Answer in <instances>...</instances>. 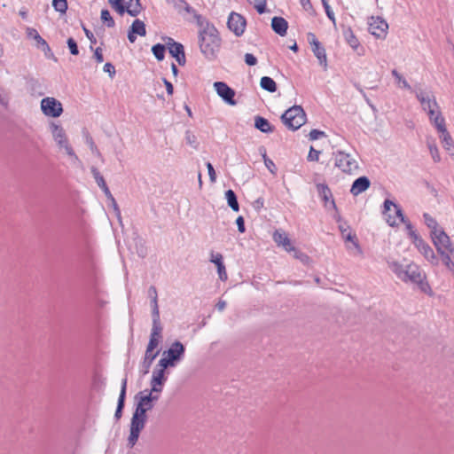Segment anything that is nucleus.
<instances>
[{"mask_svg":"<svg viewBox=\"0 0 454 454\" xmlns=\"http://www.w3.org/2000/svg\"><path fill=\"white\" fill-rule=\"evenodd\" d=\"M271 27L276 34L284 36L286 35L288 23L284 18L275 16L271 20Z\"/></svg>","mask_w":454,"mask_h":454,"instance_id":"5701e85b","label":"nucleus"},{"mask_svg":"<svg viewBox=\"0 0 454 454\" xmlns=\"http://www.w3.org/2000/svg\"><path fill=\"white\" fill-rule=\"evenodd\" d=\"M85 143L89 145L91 152H98V147L95 145L92 137L88 132L85 134Z\"/></svg>","mask_w":454,"mask_h":454,"instance_id":"680f3d73","label":"nucleus"},{"mask_svg":"<svg viewBox=\"0 0 454 454\" xmlns=\"http://www.w3.org/2000/svg\"><path fill=\"white\" fill-rule=\"evenodd\" d=\"M370 185L371 181L367 176H360L353 182L350 188V193L353 196H357L360 193L365 192L370 187Z\"/></svg>","mask_w":454,"mask_h":454,"instance_id":"a211bd4d","label":"nucleus"},{"mask_svg":"<svg viewBox=\"0 0 454 454\" xmlns=\"http://www.w3.org/2000/svg\"><path fill=\"white\" fill-rule=\"evenodd\" d=\"M136 407L135 411L139 413L147 414L148 411H151L154 406V402L158 401V395H152V391H148V389H145L143 391L138 392L135 395Z\"/></svg>","mask_w":454,"mask_h":454,"instance_id":"39448f33","label":"nucleus"},{"mask_svg":"<svg viewBox=\"0 0 454 454\" xmlns=\"http://www.w3.org/2000/svg\"><path fill=\"white\" fill-rule=\"evenodd\" d=\"M423 217L426 225L431 230V231H439L441 229L436 220L434 217H432L428 213H424Z\"/></svg>","mask_w":454,"mask_h":454,"instance_id":"ea45409f","label":"nucleus"},{"mask_svg":"<svg viewBox=\"0 0 454 454\" xmlns=\"http://www.w3.org/2000/svg\"><path fill=\"white\" fill-rule=\"evenodd\" d=\"M405 224L406 230L408 231L409 238L413 240L415 237H419V235L416 232V231L413 228V225L411 223V222L407 219L406 223H403Z\"/></svg>","mask_w":454,"mask_h":454,"instance_id":"4d7b16f0","label":"nucleus"},{"mask_svg":"<svg viewBox=\"0 0 454 454\" xmlns=\"http://www.w3.org/2000/svg\"><path fill=\"white\" fill-rule=\"evenodd\" d=\"M143 10V7H142V4L140 2H136V4L134 6V8H129V4H128V10H127V13L132 17H137L140 12L141 11Z\"/></svg>","mask_w":454,"mask_h":454,"instance_id":"603ef678","label":"nucleus"},{"mask_svg":"<svg viewBox=\"0 0 454 454\" xmlns=\"http://www.w3.org/2000/svg\"><path fill=\"white\" fill-rule=\"evenodd\" d=\"M151 339L157 340L160 342L162 340V326L160 316H153V326L150 334Z\"/></svg>","mask_w":454,"mask_h":454,"instance_id":"393cba45","label":"nucleus"},{"mask_svg":"<svg viewBox=\"0 0 454 454\" xmlns=\"http://www.w3.org/2000/svg\"><path fill=\"white\" fill-rule=\"evenodd\" d=\"M101 21L107 27H114L115 26L114 20L110 14V12L107 9H104L101 11L100 14Z\"/></svg>","mask_w":454,"mask_h":454,"instance_id":"58836bf2","label":"nucleus"},{"mask_svg":"<svg viewBox=\"0 0 454 454\" xmlns=\"http://www.w3.org/2000/svg\"><path fill=\"white\" fill-rule=\"evenodd\" d=\"M61 148L65 149V151L67 153V155H69L70 157H73L75 160H78L77 155L75 154V153H74V149L72 148V146L68 144V141L64 143Z\"/></svg>","mask_w":454,"mask_h":454,"instance_id":"338daca9","label":"nucleus"},{"mask_svg":"<svg viewBox=\"0 0 454 454\" xmlns=\"http://www.w3.org/2000/svg\"><path fill=\"white\" fill-rule=\"evenodd\" d=\"M52 137L59 147L67 141L66 132L62 126L52 122L50 126Z\"/></svg>","mask_w":454,"mask_h":454,"instance_id":"4be33fe9","label":"nucleus"},{"mask_svg":"<svg viewBox=\"0 0 454 454\" xmlns=\"http://www.w3.org/2000/svg\"><path fill=\"white\" fill-rule=\"evenodd\" d=\"M148 297L151 299L152 316H160L158 293L154 286L149 287Z\"/></svg>","mask_w":454,"mask_h":454,"instance_id":"c85d7f7f","label":"nucleus"},{"mask_svg":"<svg viewBox=\"0 0 454 454\" xmlns=\"http://www.w3.org/2000/svg\"><path fill=\"white\" fill-rule=\"evenodd\" d=\"M254 127L262 133H272L275 129L274 126L264 117L255 116Z\"/></svg>","mask_w":454,"mask_h":454,"instance_id":"a878e982","label":"nucleus"},{"mask_svg":"<svg viewBox=\"0 0 454 454\" xmlns=\"http://www.w3.org/2000/svg\"><path fill=\"white\" fill-rule=\"evenodd\" d=\"M330 207H331V208H333V209L335 211L334 215H333V219H334L337 223H339V224H340V223H342V218H341V216H340V213H339V210H338V208H337V206H336V204H335L334 200H331V202H330Z\"/></svg>","mask_w":454,"mask_h":454,"instance_id":"bf43d9fd","label":"nucleus"},{"mask_svg":"<svg viewBox=\"0 0 454 454\" xmlns=\"http://www.w3.org/2000/svg\"><path fill=\"white\" fill-rule=\"evenodd\" d=\"M67 43L68 49L70 51V53L72 55L76 56L79 54V49H78L77 43L74 38H72V37L68 38L67 41Z\"/></svg>","mask_w":454,"mask_h":454,"instance_id":"864d4df0","label":"nucleus"},{"mask_svg":"<svg viewBox=\"0 0 454 454\" xmlns=\"http://www.w3.org/2000/svg\"><path fill=\"white\" fill-rule=\"evenodd\" d=\"M214 88L216 90L217 95L222 98V99L230 106H236L237 101L234 99L235 90L228 86L223 82H215L214 83Z\"/></svg>","mask_w":454,"mask_h":454,"instance_id":"f8f14e48","label":"nucleus"},{"mask_svg":"<svg viewBox=\"0 0 454 454\" xmlns=\"http://www.w3.org/2000/svg\"><path fill=\"white\" fill-rule=\"evenodd\" d=\"M416 98L420 102L423 109L427 111L430 121H433V116H434L435 111L439 109L434 96L431 92H426L419 90L416 91Z\"/></svg>","mask_w":454,"mask_h":454,"instance_id":"0eeeda50","label":"nucleus"},{"mask_svg":"<svg viewBox=\"0 0 454 454\" xmlns=\"http://www.w3.org/2000/svg\"><path fill=\"white\" fill-rule=\"evenodd\" d=\"M388 266L402 281L416 284L421 292L433 295L432 288L427 281L426 273L416 263L411 262L403 265L398 262H388Z\"/></svg>","mask_w":454,"mask_h":454,"instance_id":"f257e3e1","label":"nucleus"},{"mask_svg":"<svg viewBox=\"0 0 454 454\" xmlns=\"http://www.w3.org/2000/svg\"><path fill=\"white\" fill-rule=\"evenodd\" d=\"M284 124L292 130H297L306 122V114L301 106H294L281 116Z\"/></svg>","mask_w":454,"mask_h":454,"instance_id":"7ed1b4c3","label":"nucleus"},{"mask_svg":"<svg viewBox=\"0 0 454 454\" xmlns=\"http://www.w3.org/2000/svg\"><path fill=\"white\" fill-rule=\"evenodd\" d=\"M387 28V23L380 18L369 24V31L377 38L385 36Z\"/></svg>","mask_w":454,"mask_h":454,"instance_id":"6ab92c4d","label":"nucleus"},{"mask_svg":"<svg viewBox=\"0 0 454 454\" xmlns=\"http://www.w3.org/2000/svg\"><path fill=\"white\" fill-rule=\"evenodd\" d=\"M199 43L201 52L208 59H214L221 46V38L215 27L206 22L200 23Z\"/></svg>","mask_w":454,"mask_h":454,"instance_id":"f03ea898","label":"nucleus"},{"mask_svg":"<svg viewBox=\"0 0 454 454\" xmlns=\"http://www.w3.org/2000/svg\"><path fill=\"white\" fill-rule=\"evenodd\" d=\"M291 252L294 253V257L300 260L302 263L307 264L309 262V257L301 251L296 249L294 247V250H292Z\"/></svg>","mask_w":454,"mask_h":454,"instance_id":"3c124183","label":"nucleus"},{"mask_svg":"<svg viewBox=\"0 0 454 454\" xmlns=\"http://www.w3.org/2000/svg\"><path fill=\"white\" fill-rule=\"evenodd\" d=\"M185 140L186 143L191 145L194 149H198L199 142L197 140V137L190 130L185 132Z\"/></svg>","mask_w":454,"mask_h":454,"instance_id":"c03bdc74","label":"nucleus"},{"mask_svg":"<svg viewBox=\"0 0 454 454\" xmlns=\"http://www.w3.org/2000/svg\"><path fill=\"white\" fill-rule=\"evenodd\" d=\"M210 262L215 264L219 278L222 281H226L228 278V275L226 272L225 265L223 263V255L219 253L215 254L214 252H212Z\"/></svg>","mask_w":454,"mask_h":454,"instance_id":"412c9836","label":"nucleus"},{"mask_svg":"<svg viewBox=\"0 0 454 454\" xmlns=\"http://www.w3.org/2000/svg\"><path fill=\"white\" fill-rule=\"evenodd\" d=\"M412 244L419 251V253L433 265L439 264V258L434 254L432 247L420 236L415 237L411 240Z\"/></svg>","mask_w":454,"mask_h":454,"instance_id":"1a4fd4ad","label":"nucleus"},{"mask_svg":"<svg viewBox=\"0 0 454 454\" xmlns=\"http://www.w3.org/2000/svg\"><path fill=\"white\" fill-rule=\"evenodd\" d=\"M343 239L347 241H351L353 243V245L355 246V247L356 248L357 252L359 254H362V249L357 242V239L356 238V235H353L351 233V231H348V233H346L344 236H342Z\"/></svg>","mask_w":454,"mask_h":454,"instance_id":"8fccbe9b","label":"nucleus"},{"mask_svg":"<svg viewBox=\"0 0 454 454\" xmlns=\"http://www.w3.org/2000/svg\"><path fill=\"white\" fill-rule=\"evenodd\" d=\"M225 199L228 206L235 212L239 210V205L238 202L237 195L232 190H227L225 192Z\"/></svg>","mask_w":454,"mask_h":454,"instance_id":"473e14b6","label":"nucleus"},{"mask_svg":"<svg viewBox=\"0 0 454 454\" xmlns=\"http://www.w3.org/2000/svg\"><path fill=\"white\" fill-rule=\"evenodd\" d=\"M176 364L172 363L166 356H163L157 364L158 369H162V371H166L168 367H175Z\"/></svg>","mask_w":454,"mask_h":454,"instance_id":"de8ad7c7","label":"nucleus"},{"mask_svg":"<svg viewBox=\"0 0 454 454\" xmlns=\"http://www.w3.org/2000/svg\"><path fill=\"white\" fill-rule=\"evenodd\" d=\"M103 70L107 73L111 78H113L116 73L114 66L110 62L105 64Z\"/></svg>","mask_w":454,"mask_h":454,"instance_id":"e2e57ef3","label":"nucleus"},{"mask_svg":"<svg viewBox=\"0 0 454 454\" xmlns=\"http://www.w3.org/2000/svg\"><path fill=\"white\" fill-rule=\"evenodd\" d=\"M392 75L396 79L397 83L401 85L403 88L410 90L411 86L408 82L395 70H392Z\"/></svg>","mask_w":454,"mask_h":454,"instance_id":"09e8293b","label":"nucleus"},{"mask_svg":"<svg viewBox=\"0 0 454 454\" xmlns=\"http://www.w3.org/2000/svg\"><path fill=\"white\" fill-rule=\"evenodd\" d=\"M260 86L262 90L270 93L275 92L278 89L275 81L269 76H263L261 78Z\"/></svg>","mask_w":454,"mask_h":454,"instance_id":"2f4dec72","label":"nucleus"},{"mask_svg":"<svg viewBox=\"0 0 454 454\" xmlns=\"http://www.w3.org/2000/svg\"><path fill=\"white\" fill-rule=\"evenodd\" d=\"M127 382H128L127 377L122 379L121 391H120V395H119V398H118V402H117V407H116V411H115V413H114V418L117 420L121 418L122 411H123L124 406H125Z\"/></svg>","mask_w":454,"mask_h":454,"instance_id":"aec40b11","label":"nucleus"},{"mask_svg":"<svg viewBox=\"0 0 454 454\" xmlns=\"http://www.w3.org/2000/svg\"><path fill=\"white\" fill-rule=\"evenodd\" d=\"M254 8L258 12V13L262 14L266 12V0H258L254 4Z\"/></svg>","mask_w":454,"mask_h":454,"instance_id":"0e129e2a","label":"nucleus"},{"mask_svg":"<svg viewBox=\"0 0 454 454\" xmlns=\"http://www.w3.org/2000/svg\"><path fill=\"white\" fill-rule=\"evenodd\" d=\"M166 47L161 43H156L152 47V52L155 59L161 61L165 58Z\"/></svg>","mask_w":454,"mask_h":454,"instance_id":"e433bc0d","label":"nucleus"},{"mask_svg":"<svg viewBox=\"0 0 454 454\" xmlns=\"http://www.w3.org/2000/svg\"><path fill=\"white\" fill-rule=\"evenodd\" d=\"M27 35L29 38H32L36 41L37 46L41 47L43 51H50V46L47 42L39 35L36 29L28 27L27 29Z\"/></svg>","mask_w":454,"mask_h":454,"instance_id":"c756f323","label":"nucleus"},{"mask_svg":"<svg viewBox=\"0 0 454 454\" xmlns=\"http://www.w3.org/2000/svg\"><path fill=\"white\" fill-rule=\"evenodd\" d=\"M437 253L445 267L454 275V244L451 242L443 247H439Z\"/></svg>","mask_w":454,"mask_h":454,"instance_id":"ddd939ff","label":"nucleus"},{"mask_svg":"<svg viewBox=\"0 0 454 454\" xmlns=\"http://www.w3.org/2000/svg\"><path fill=\"white\" fill-rule=\"evenodd\" d=\"M167 376L165 375V371H162V369L155 368L153 372V376L151 380H153L155 383H165L167 381Z\"/></svg>","mask_w":454,"mask_h":454,"instance_id":"a19ab883","label":"nucleus"},{"mask_svg":"<svg viewBox=\"0 0 454 454\" xmlns=\"http://www.w3.org/2000/svg\"><path fill=\"white\" fill-rule=\"evenodd\" d=\"M166 44L168 46L169 54L176 59L180 66H184L186 63V58L184 45L176 42L171 37L167 38Z\"/></svg>","mask_w":454,"mask_h":454,"instance_id":"9d476101","label":"nucleus"},{"mask_svg":"<svg viewBox=\"0 0 454 454\" xmlns=\"http://www.w3.org/2000/svg\"><path fill=\"white\" fill-rule=\"evenodd\" d=\"M440 137L442 138V143L446 151H448L450 154L454 153V145L453 141L449 134V132L446 130L445 132H441Z\"/></svg>","mask_w":454,"mask_h":454,"instance_id":"f704fd0d","label":"nucleus"},{"mask_svg":"<svg viewBox=\"0 0 454 454\" xmlns=\"http://www.w3.org/2000/svg\"><path fill=\"white\" fill-rule=\"evenodd\" d=\"M82 29L84 31V34H85L86 37L90 42V50H93V44L97 43L96 37L94 36L93 33L90 30H89L87 27H85L84 26H82Z\"/></svg>","mask_w":454,"mask_h":454,"instance_id":"13d9d810","label":"nucleus"},{"mask_svg":"<svg viewBox=\"0 0 454 454\" xmlns=\"http://www.w3.org/2000/svg\"><path fill=\"white\" fill-rule=\"evenodd\" d=\"M430 235L433 244L435 247L436 250H438L439 247L442 248L444 246H447L448 244L451 243L450 237L442 229H440L439 231H430Z\"/></svg>","mask_w":454,"mask_h":454,"instance_id":"dca6fc26","label":"nucleus"},{"mask_svg":"<svg viewBox=\"0 0 454 454\" xmlns=\"http://www.w3.org/2000/svg\"><path fill=\"white\" fill-rule=\"evenodd\" d=\"M245 62L248 66H255L257 64V59L251 53L245 54Z\"/></svg>","mask_w":454,"mask_h":454,"instance_id":"774afa93","label":"nucleus"},{"mask_svg":"<svg viewBox=\"0 0 454 454\" xmlns=\"http://www.w3.org/2000/svg\"><path fill=\"white\" fill-rule=\"evenodd\" d=\"M427 146L430 152V154L434 162H439L441 160L440 153L438 148L434 143L428 142Z\"/></svg>","mask_w":454,"mask_h":454,"instance_id":"49530a36","label":"nucleus"},{"mask_svg":"<svg viewBox=\"0 0 454 454\" xmlns=\"http://www.w3.org/2000/svg\"><path fill=\"white\" fill-rule=\"evenodd\" d=\"M108 3L121 16L127 12L128 5L124 4L123 0H108Z\"/></svg>","mask_w":454,"mask_h":454,"instance_id":"c9c22d12","label":"nucleus"},{"mask_svg":"<svg viewBox=\"0 0 454 454\" xmlns=\"http://www.w3.org/2000/svg\"><path fill=\"white\" fill-rule=\"evenodd\" d=\"M52 6L54 10L60 14H64L67 10V0H52Z\"/></svg>","mask_w":454,"mask_h":454,"instance_id":"79ce46f5","label":"nucleus"},{"mask_svg":"<svg viewBox=\"0 0 454 454\" xmlns=\"http://www.w3.org/2000/svg\"><path fill=\"white\" fill-rule=\"evenodd\" d=\"M322 137H325V133L318 129H312L309 134L310 140H317Z\"/></svg>","mask_w":454,"mask_h":454,"instance_id":"69168bd1","label":"nucleus"},{"mask_svg":"<svg viewBox=\"0 0 454 454\" xmlns=\"http://www.w3.org/2000/svg\"><path fill=\"white\" fill-rule=\"evenodd\" d=\"M41 110L48 117L58 118L63 113V106L55 98L46 97L41 100Z\"/></svg>","mask_w":454,"mask_h":454,"instance_id":"6e6552de","label":"nucleus"},{"mask_svg":"<svg viewBox=\"0 0 454 454\" xmlns=\"http://www.w3.org/2000/svg\"><path fill=\"white\" fill-rule=\"evenodd\" d=\"M335 166L347 174H352L359 168L356 160L343 151L335 153Z\"/></svg>","mask_w":454,"mask_h":454,"instance_id":"423d86ee","label":"nucleus"},{"mask_svg":"<svg viewBox=\"0 0 454 454\" xmlns=\"http://www.w3.org/2000/svg\"><path fill=\"white\" fill-rule=\"evenodd\" d=\"M165 383L163 382H160V383H155L153 382V380H151L150 381V385H151V389H148V391H152V395H155V393H161L162 390H163V386H164Z\"/></svg>","mask_w":454,"mask_h":454,"instance_id":"6e6d98bb","label":"nucleus"},{"mask_svg":"<svg viewBox=\"0 0 454 454\" xmlns=\"http://www.w3.org/2000/svg\"><path fill=\"white\" fill-rule=\"evenodd\" d=\"M147 421V414L139 413L134 411L129 426V435L128 446L133 448L138 441L141 431L145 428Z\"/></svg>","mask_w":454,"mask_h":454,"instance_id":"20e7f679","label":"nucleus"},{"mask_svg":"<svg viewBox=\"0 0 454 454\" xmlns=\"http://www.w3.org/2000/svg\"><path fill=\"white\" fill-rule=\"evenodd\" d=\"M391 206H393L395 209V215L396 216L400 219V221L402 223H406V220L407 218L404 216L403 213V210L402 208L400 207L399 205L394 203L392 200H386L384 201V210H383V214H387V212H388L390 210V207Z\"/></svg>","mask_w":454,"mask_h":454,"instance_id":"7c9ffc66","label":"nucleus"},{"mask_svg":"<svg viewBox=\"0 0 454 454\" xmlns=\"http://www.w3.org/2000/svg\"><path fill=\"white\" fill-rule=\"evenodd\" d=\"M227 25L229 29L232 31L235 35L240 36L244 34L247 21L242 15L232 12L229 16Z\"/></svg>","mask_w":454,"mask_h":454,"instance_id":"9b49d317","label":"nucleus"},{"mask_svg":"<svg viewBox=\"0 0 454 454\" xmlns=\"http://www.w3.org/2000/svg\"><path fill=\"white\" fill-rule=\"evenodd\" d=\"M345 35V37H346V40L348 42V43L354 49H356L357 46H358V40L356 39V37L354 35L352 30L350 28L348 29V31H346L344 33Z\"/></svg>","mask_w":454,"mask_h":454,"instance_id":"a18cd8bd","label":"nucleus"},{"mask_svg":"<svg viewBox=\"0 0 454 454\" xmlns=\"http://www.w3.org/2000/svg\"><path fill=\"white\" fill-rule=\"evenodd\" d=\"M90 171H91V174H92L97 184L100 188H102L103 186H105L106 184L103 176L100 174V172L98 171V169L96 167H91Z\"/></svg>","mask_w":454,"mask_h":454,"instance_id":"37998d69","label":"nucleus"},{"mask_svg":"<svg viewBox=\"0 0 454 454\" xmlns=\"http://www.w3.org/2000/svg\"><path fill=\"white\" fill-rule=\"evenodd\" d=\"M160 350H156L155 352H149L145 350V356L142 361L143 373L147 374L149 370L154 361V359L159 356Z\"/></svg>","mask_w":454,"mask_h":454,"instance_id":"cd10ccee","label":"nucleus"},{"mask_svg":"<svg viewBox=\"0 0 454 454\" xmlns=\"http://www.w3.org/2000/svg\"><path fill=\"white\" fill-rule=\"evenodd\" d=\"M168 2L173 4L174 7L178 11L184 10L187 13H192L193 11L185 0H168Z\"/></svg>","mask_w":454,"mask_h":454,"instance_id":"4c0bfd02","label":"nucleus"},{"mask_svg":"<svg viewBox=\"0 0 454 454\" xmlns=\"http://www.w3.org/2000/svg\"><path fill=\"white\" fill-rule=\"evenodd\" d=\"M273 240L278 246H282L287 252L294 250V247L292 245L290 239L287 234L282 230H276L273 233Z\"/></svg>","mask_w":454,"mask_h":454,"instance_id":"f3484780","label":"nucleus"},{"mask_svg":"<svg viewBox=\"0 0 454 454\" xmlns=\"http://www.w3.org/2000/svg\"><path fill=\"white\" fill-rule=\"evenodd\" d=\"M321 152L314 149L312 146L310 147L309 155H308V160L309 161H317L319 160V155Z\"/></svg>","mask_w":454,"mask_h":454,"instance_id":"052dcab7","label":"nucleus"},{"mask_svg":"<svg viewBox=\"0 0 454 454\" xmlns=\"http://www.w3.org/2000/svg\"><path fill=\"white\" fill-rule=\"evenodd\" d=\"M312 51L318 59L319 65L326 70L328 64L325 47L322 44H317L316 47H312Z\"/></svg>","mask_w":454,"mask_h":454,"instance_id":"bb28decb","label":"nucleus"},{"mask_svg":"<svg viewBox=\"0 0 454 454\" xmlns=\"http://www.w3.org/2000/svg\"><path fill=\"white\" fill-rule=\"evenodd\" d=\"M322 4L324 6V9L325 11V13H326V16L328 17V19L330 20H332L333 24H335V16L328 4V0L327 1L324 0V2H322Z\"/></svg>","mask_w":454,"mask_h":454,"instance_id":"5fc2aeb1","label":"nucleus"},{"mask_svg":"<svg viewBox=\"0 0 454 454\" xmlns=\"http://www.w3.org/2000/svg\"><path fill=\"white\" fill-rule=\"evenodd\" d=\"M185 352V348L182 342L179 340L174 341L170 348L163 352V356H166L172 363L176 365L178 362H180Z\"/></svg>","mask_w":454,"mask_h":454,"instance_id":"4468645a","label":"nucleus"},{"mask_svg":"<svg viewBox=\"0 0 454 454\" xmlns=\"http://www.w3.org/2000/svg\"><path fill=\"white\" fill-rule=\"evenodd\" d=\"M431 122L434 125L439 133L446 131L445 120L439 109L435 111V114L433 116V121H431Z\"/></svg>","mask_w":454,"mask_h":454,"instance_id":"72a5a7b5","label":"nucleus"},{"mask_svg":"<svg viewBox=\"0 0 454 454\" xmlns=\"http://www.w3.org/2000/svg\"><path fill=\"white\" fill-rule=\"evenodd\" d=\"M136 35L140 36H145L146 35L145 25L142 20L138 19L135 20L129 27L128 39L130 43H135L137 39Z\"/></svg>","mask_w":454,"mask_h":454,"instance_id":"2eb2a0df","label":"nucleus"},{"mask_svg":"<svg viewBox=\"0 0 454 454\" xmlns=\"http://www.w3.org/2000/svg\"><path fill=\"white\" fill-rule=\"evenodd\" d=\"M317 192H318L319 196L321 197L322 200L324 201V206L326 208H329L330 202L332 200H333V193H332L330 188L325 184H317Z\"/></svg>","mask_w":454,"mask_h":454,"instance_id":"b1692460","label":"nucleus"}]
</instances>
